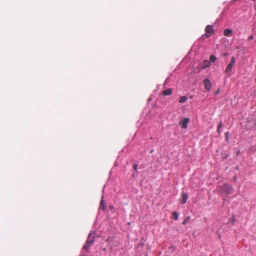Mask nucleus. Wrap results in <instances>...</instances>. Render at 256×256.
I'll return each instance as SVG.
<instances>
[{"label":"nucleus","instance_id":"nucleus-1","mask_svg":"<svg viewBox=\"0 0 256 256\" xmlns=\"http://www.w3.org/2000/svg\"><path fill=\"white\" fill-rule=\"evenodd\" d=\"M98 237L96 232H91L88 238L86 243L84 245L83 247V249L85 250L86 251H88L90 247L92 246V244L94 243V240Z\"/></svg>","mask_w":256,"mask_h":256},{"label":"nucleus","instance_id":"nucleus-2","mask_svg":"<svg viewBox=\"0 0 256 256\" xmlns=\"http://www.w3.org/2000/svg\"><path fill=\"white\" fill-rule=\"evenodd\" d=\"M236 60L235 58L233 56L230 62L227 66L226 70L225 72L226 74V76H230L231 75L232 68L233 67L234 64H235Z\"/></svg>","mask_w":256,"mask_h":256},{"label":"nucleus","instance_id":"nucleus-3","mask_svg":"<svg viewBox=\"0 0 256 256\" xmlns=\"http://www.w3.org/2000/svg\"><path fill=\"white\" fill-rule=\"evenodd\" d=\"M223 190L226 194H230L234 192L232 186L228 184H225L224 185Z\"/></svg>","mask_w":256,"mask_h":256},{"label":"nucleus","instance_id":"nucleus-4","mask_svg":"<svg viewBox=\"0 0 256 256\" xmlns=\"http://www.w3.org/2000/svg\"><path fill=\"white\" fill-rule=\"evenodd\" d=\"M205 32H206V37L208 38L210 34H212L214 32L213 27L210 25H207L205 28Z\"/></svg>","mask_w":256,"mask_h":256},{"label":"nucleus","instance_id":"nucleus-5","mask_svg":"<svg viewBox=\"0 0 256 256\" xmlns=\"http://www.w3.org/2000/svg\"><path fill=\"white\" fill-rule=\"evenodd\" d=\"M204 85L205 88L208 91H209L210 90L212 86V84L210 80H208V78H206L205 80H204Z\"/></svg>","mask_w":256,"mask_h":256},{"label":"nucleus","instance_id":"nucleus-6","mask_svg":"<svg viewBox=\"0 0 256 256\" xmlns=\"http://www.w3.org/2000/svg\"><path fill=\"white\" fill-rule=\"evenodd\" d=\"M190 121V119L188 118H185L183 120L181 121L180 122V124L182 126V128H186L187 127V124Z\"/></svg>","mask_w":256,"mask_h":256},{"label":"nucleus","instance_id":"nucleus-7","mask_svg":"<svg viewBox=\"0 0 256 256\" xmlns=\"http://www.w3.org/2000/svg\"><path fill=\"white\" fill-rule=\"evenodd\" d=\"M232 30L230 28L225 29L224 30V34L226 36L230 37L232 36Z\"/></svg>","mask_w":256,"mask_h":256},{"label":"nucleus","instance_id":"nucleus-8","mask_svg":"<svg viewBox=\"0 0 256 256\" xmlns=\"http://www.w3.org/2000/svg\"><path fill=\"white\" fill-rule=\"evenodd\" d=\"M182 203L185 204L188 198V194L186 193L182 192Z\"/></svg>","mask_w":256,"mask_h":256},{"label":"nucleus","instance_id":"nucleus-9","mask_svg":"<svg viewBox=\"0 0 256 256\" xmlns=\"http://www.w3.org/2000/svg\"><path fill=\"white\" fill-rule=\"evenodd\" d=\"M103 198H104V196L102 197V200H100V206L99 208L100 210H104L106 208V206H105V202Z\"/></svg>","mask_w":256,"mask_h":256},{"label":"nucleus","instance_id":"nucleus-10","mask_svg":"<svg viewBox=\"0 0 256 256\" xmlns=\"http://www.w3.org/2000/svg\"><path fill=\"white\" fill-rule=\"evenodd\" d=\"M172 91L171 88H168L162 92V94L164 96H170L172 94Z\"/></svg>","mask_w":256,"mask_h":256},{"label":"nucleus","instance_id":"nucleus-11","mask_svg":"<svg viewBox=\"0 0 256 256\" xmlns=\"http://www.w3.org/2000/svg\"><path fill=\"white\" fill-rule=\"evenodd\" d=\"M210 62L208 60H205L203 62L202 66L203 68H204L208 67L210 66Z\"/></svg>","mask_w":256,"mask_h":256},{"label":"nucleus","instance_id":"nucleus-12","mask_svg":"<svg viewBox=\"0 0 256 256\" xmlns=\"http://www.w3.org/2000/svg\"><path fill=\"white\" fill-rule=\"evenodd\" d=\"M187 100H188V98L186 96H182L180 98L179 102L180 103H184Z\"/></svg>","mask_w":256,"mask_h":256},{"label":"nucleus","instance_id":"nucleus-13","mask_svg":"<svg viewBox=\"0 0 256 256\" xmlns=\"http://www.w3.org/2000/svg\"><path fill=\"white\" fill-rule=\"evenodd\" d=\"M173 218L174 220H177L178 218V214L177 212H174L172 213Z\"/></svg>","mask_w":256,"mask_h":256},{"label":"nucleus","instance_id":"nucleus-14","mask_svg":"<svg viewBox=\"0 0 256 256\" xmlns=\"http://www.w3.org/2000/svg\"><path fill=\"white\" fill-rule=\"evenodd\" d=\"M216 60V58L214 55H211L210 57V62H214Z\"/></svg>","mask_w":256,"mask_h":256},{"label":"nucleus","instance_id":"nucleus-15","mask_svg":"<svg viewBox=\"0 0 256 256\" xmlns=\"http://www.w3.org/2000/svg\"><path fill=\"white\" fill-rule=\"evenodd\" d=\"M222 122H221L218 127L217 132H218V134L220 133V128L222 127Z\"/></svg>","mask_w":256,"mask_h":256},{"label":"nucleus","instance_id":"nucleus-16","mask_svg":"<svg viewBox=\"0 0 256 256\" xmlns=\"http://www.w3.org/2000/svg\"><path fill=\"white\" fill-rule=\"evenodd\" d=\"M190 218V216L186 217V218L185 219V220L182 222V224H186L188 222Z\"/></svg>","mask_w":256,"mask_h":256},{"label":"nucleus","instance_id":"nucleus-17","mask_svg":"<svg viewBox=\"0 0 256 256\" xmlns=\"http://www.w3.org/2000/svg\"><path fill=\"white\" fill-rule=\"evenodd\" d=\"M229 132H226L225 133L226 140L228 141V140Z\"/></svg>","mask_w":256,"mask_h":256},{"label":"nucleus","instance_id":"nucleus-18","mask_svg":"<svg viewBox=\"0 0 256 256\" xmlns=\"http://www.w3.org/2000/svg\"><path fill=\"white\" fill-rule=\"evenodd\" d=\"M138 166V164H134L133 168H134V170H136V171L137 170Z\"/></svg>","mask_w":256,"mask_h":256},{"label":"nucleus","instance_id":"nucleus-19","mask_svg":"<svg viewBox=\"0 0 256 256\" xmlns=\"http://www.w3.org/2000/svg\"><path fill=\"white\" fill-rule=\"evenodd\" d=\"M254 38V36L252 35H251L250 37H249V40H252Z\"/></svg>","mask_w":256,"mask_h":256},{"label":"nucleus","instance_id":"nucleus-20","mask_svg":"<svg viewBox=\"0 0 256 256\" xmlns=\"http://www.w3.org/2000/svg\"><path fill=\"white\" fill-rule=\"evenodd\" d=\"M153 152L152 150H150V153H152Z\"/></svg>","mask_w":256,"mask_h":256},{"label":"nucleus","instance_id":"nucleus-21","mask_svg":"<svg viewBox=\"0 0 256 256\" xmlns=\"http://www.w3.org/2000/svg\"><path fill=\"white\" fill-rule=\"evenodd\" d=\"M254 93H256V90L254 92Z\"/></svg>","mask_w":256,"mask_h":256}]
</instances>
